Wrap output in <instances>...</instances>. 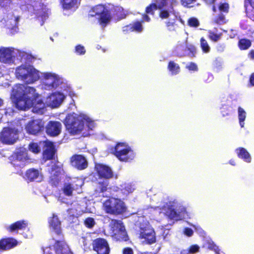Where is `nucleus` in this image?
Here are the masks:
<instances>
[{"instance_id": "13d9d810", "label": "nucleus", "mask_w": 254, "mask_h": 254, "mask_svg": "<svg viewBox=\"0 0 254 254\" xmlns=\"http://www.w3.org/2000/svg\"><path fill=\"white\" fill-rule=\"evenodd\" d=\"M224 22V16L223 15H221L216 20V23L219 24H221Z\"/></svg>"}, {"instance_id": "1a4fd4ad", "label": "nucleus", "mask_w": 254, "mask_h": 254, "mask_svg": "<svg viewBox=\"0 0 254 254\" xmlns=\"http://www.w3.org/2000/svg\"><path fill=\"white\" fill-rule=\"evenodd\" d=\"M139 238L142 240V243L146 244H151L155 242V232L148 222L140 224Z\"/></svg>"}, {"instance_id": "f8f14e48", "label": "nucleus", "mask_w": 254, "mask_h": 254, "mask_svg": "<svg viewBox=\"0 0 254 254\" xmlns=\"http://www.w3.org/2000/svg\"><path fill=\"white\" fill-rule=\"evenodd\" d=\"M18 131L15 128L5 127L0 135V141L5 144H12L18 139Z\"/></svg>"}, {"instance_id": "7ed1b4c3", "label": "nucleus", "mask_w": 254, "mask_h": 254, "mask_svg": "<svg viewBox=\"0 0 254 254\" xmlns=\"http://www.w3.org/2000/svg\"><path fill=\"white\" fill-rule=\"evenodd\" d=\"M157 5L158 8L161 10L159 16L162 19H167L168 21L166 22V26L170 31L175 30L176 20L177 18V13L173 8V5L176 2V0H157Z\"/></svg>"}, {"instance_id": "774afa93", "label": "nucleus", "mask_w": 254, "mask_h": 254, "mask_svg": "<svg viewBox=\"0 0 254 254\" xmlns=\"http://www.w3.org/2000/svg\"><path fill=\"white\" fill-rule=\"evenodd\" d=\"M195 229H196V230H197L200 233L202 231V229L200 227H195Z\"/></svg>"}, {"instance_id": "0e129e2a", "label": "nucleus", "mask_w": 254, "mask_h": 254, "mask_svg": "<svg viewBox=\"0 0 254 254\" xmlns=\"http://www.w3.org/2000/svg\"><path fill=\"white\" fill-rule=\"evenodd\" d=\"M249 56L251 59L254 60V51H252L249 54Z\"/></svg>"}, {"instance_id": "79ce46f5", "label": "nucleus", "mask_w": 254, "mask_h": 254, "mask_svg": "<svg viewBox=\"0 0 254 254\" xmlns=\"http://www.w3.org/2000/svg\"><path fill=\"white\" fill-rule=\"evenodd\" d=\"M186 49V45L185 43L178 44L175 49L176 54L179 56H182L183 55V52Z\"/></svg>"}, {"instance_id": "f257e3e1", "label": "nucleus", "mask_w": 254, "mask_h": 254, "mask_svg": "<svg viewBox=\"0 0 254 254\" xmlns=\"http://www.w3.org/2000/svg\"><path fill=\"white\" fill-rule=\"evenodd\" d=\"M38 93L36 90L24 84H16L13 87L11 97L14 100L16 107L22 110H26L32 106L31 98H36Z\"/></svg>"}, {"instance_id": "bb28decb", "label": "nucleus", "mask_w": 254, "mask_h": 254, "mask_svg": "<svg viewBox=\"0 0 254 254\" xmlns=\"http://www.w3.org/2000/svg\"><path fill=\"white\" fill-rule=\"evenodd\" d=\"M17 242L12 238H7L0 241V249L6 250L11 249L16 246Z\"/></svg>"}, {"instance_id": "f03ea898", "label": "nucleus", "mask_w": 254, "mask_h": 254, "mask_svg": "<svg viewBox=\"0 0 254 254\" xmlns=\"http://www.w3.org/2000/svg\"><path fill=\"white\" fill-rule=\"evenodd\" d=\"M64 124L68 132L72 135L81 133L86 127L92 129L95 127L94 122L87 115L75 113L66 116Z\"/></svg>"}, {"instance_id": "f3484780", "label": "nucleus", "mask_w": 254, "mask_h": 254, "mask_svg": "<svg viewBox=\"0 0 254 254\" xmlns=\"http://www.w3.org/2000/svg\"><path fill=\"white\" fill-rule=\"evenodd\" d=\"M95 169L98 176L101 178L109 179L113 177V172L108 166L103 164H96Z\"/></svg>"}, {"instance_id": "c03bdc74", "label": "nucleus", "mask_w": 254, "mask_h": 254, "mask_svg": "<svg viewBox=\"0 0 254 254\" xmlns=\"http://www.w3.org/2000/svg\"><path fill=\"white\" fill-rule=\"evenodd\" d=\"M188 25L190 27H197L199 25V22L197 19L194 17H191L188 20Z\"/></svg>"}, {"instance_id": "4468645a", "label": "nucleus", "mask_w": 254, "mask_h": 254, "mask_svg": "<svg viewBox=\"0 0 254 254\" xmlns=\"http://www.w3.org/2000/svg\"><path fill=\"white\" fill-rule=\"evenodd\" d=\"M64 98L65 96L63 93L55 92L46 97L45 99V104L51 108H57L61 105Z\"/></svg>"}, {"instance_id": "f704fd0d", "label": "nucleus", "mask_w": 254, "mask_h": 254, "mask_svg": "<svg viewBox=\"0 0 254 254\" xmlns=\"http://www.w3.org/2000/svg\"><path fill=\"white\" fill-rule=\"evenodd\" d=\"M134 189V187L131 184H125L122 186L121 190L125 195H127L133 192Z\"/></svg>"}, {"instance_id": "c9c22d12", "label": "nucleus", "mask_w": 254, "mask_h": 254, "mask_svg": "<svg viewBox=\"0 0 254 254\" xmlns=\"http://www.w3.org/2000/svg\"><path fill=\"white\" fill-rule=\"evenodd\" d=\"M73 207L71 210H74L76 215H80L86 211L84 206L81 204L76 203H73Z\"/></svg>"}, {"instance_id": "0eeeda50", "label": "nucleus", "mask_w": 254, "mask_h": 254, "mask_svg": "<svg viewBox=\"0 0 254 254\" xmlns=\"http://www.w3.org/2000/svg\"><path fill=\"white\" fill-rule=\"evenodd\" d=\"M42 83L41 88L46 90H53L59 85L60 78L57 74L52 72L42 73Z\"/></svg>"}, {"instance_id": "3c124183", "label": "nucleus", "mask_w": 254, "mask_h": 254, "mask_svg": "<svg viewBox=\"0 0 254 254\" xmlns=\"http://www.w3.org/2000/svg\"><path fill=\"white\" fill-rule=\"evenodd\" d=\"M196 0H182L183 5L185 6L191 7V4L193 3Z\"/></svg>"}, {"instance_id": "aec40b11", "label": "nucleus", "mask_w": 254, "mask_h": 254, "mask_svg": "<svg viewBox=\"0 0 254 254\" xmlns=\"http://www.w3.org/2000/svg\"><path fill=\"white\" fill-rule=\"evenodd\" d=\"M62 129V124L57 121H50L46 127L47 133L51 136L59 135Z\"/></svg>"}, {"instance_id": "680f3d73", "label": "nucleus", "mask_w": 254, "mask_h": 254, "mask_svg": "<svg viewBox=\"0 0 254 254\" xmlns=\"http://www.w3.org/2000/svg\"><path fill=\"white\" fill-rule=\"evenodd\" d=\"M250 83L251 84L254 86V73H253L251 76V77H250Z\"/></svg>"}, {"instance_id": "412c9836", "label": "nucleus", "mask_w": 254, "mask_h": 254, "mask_svg": "<svg viewBox=\"0 0 254 254\" xmlns=\"http://www.w3.org/2000/svg\"><path fill=\"white\" fill-rule=\"evenodd\" d=\"M44 147L43 152L44 158L47 160H50L53 158L55 154V150L53 143L49 141H43L41 143Z\"/></svg>"}, {"instance_id": "5701e85b", "label": "nucleus", "mask_w": 254, "mask_h": 254, "mask_svg": "<svg viewBox=\"0 0 254 254\" xmlns=\"http://www.w3.org/2000/svg\"><path fill=\"white\" fill-rule=\"evenodd\" d=\"M39 94L36 98H31L32 100V105L29 108L33 107L32 112L33 113L42 114L44 113L45 108V102H43L41 100L38 99L39 97Z\"/></svg>"}, {"instance_id": "39448f33", "label": "nucleus", "mask_w": 254, "mask_h": 254, "mask_svg": "<svg viewBox=\"0 0 254 254\" xmlns=\"http://www.w3.org/2000/svg\"><path fill=\"white\" fill-rule=\"evenodd\" d=\"M103 209L111 214H120L126 210L125 203L120 199L111 197L103 202Z\"/></svg>"}, {"instance_id": "393cba45", "label": "nucleus", "mask_w": 254, "mask_h": 254, "mask_svg": "<svg viewBox=\"0 0 254 254\" xmlns=\"http://www.w3.org/2000/svg\"><path fill=\"white\" fill-rule=\"evenodd\" d=\"M49 222L50 228L57 234H60L61 232V222L57 216L53 214V217L49 219Z\"/></svg>"}, {"instance_id": "37998d69", "label": "nucleus", "mask_w": 254, "mask_h": 254, "mask_svg": "<svg viewBox=\"0 0 254 254\" xmlns=\"http://www.w3.org/2000/svg\"><path fill=\"white\" fill-rule=\"evenodd\" d=\"M132 31L141 32L143 30V26L140 22H136L133 25H131Z\"/></svg>"}, {"instance_id": "bf43d9fd", "label": "nucleus", "mask_w": 254, "mask_h": 254, "mask_svg": "<svg viewBox=\"0 0 254 254\" xmlns=\"http://www.w3.org/2000/svg\"><path fill=\"white\" fill-rule=\"evenodd\" d=\"M123 254H133V252L130 248H126L123 251Z\"/></svg>"}, {"instance_id": "9d476101", "label": "nucleus", "mask_w": 254, "mask_h": 254, "mask_svg": "<svg viewBox=\"0 0 254 254\" xmlns=\"http://www.w3.org/2000/svg\"><path fill=\"white\" fill-rule=\"evenodd\" d=\"M115 155L121 161H128L134 157L133 151L124 143H118L115 148Z\"/></svg>"}, {"instance_id": "5fc2aeb1", "label": "nucleus", "mask_w": 254, "mask_h": 254, "mask_svg": "<svg viewBox=\"0 0 254 254\" xmlns=\"http://www.w3.org/2000/svg\"><path fill=\"white\" fill-rule=\"evenodd\" d=\"M187 68L189 70H197V65L194 63H190L189 65H187Z\"/></svg>"}, {"instance_id": "423d86ee", "label": "nucleus", "mask_w": 254, "mask_h": 254, "mask_svg": "<svg viewBox=\"0 0 254 254\" xmlns=\"http://www.w3.org/2000/svg\"><path fill=\"white\" fill-rule=\"evenodd\" d=\"M17 54H19V56L22 59H24L29 56L26 53L18 50L2 47L0 49V61L4 64L12 63Z\"/></svg>"}, {"instance_id": "a19ab883", "label": "nucleus", "mask_w": 254, "mask_h": 254, "mask_svg": "<svg viewBox=\"0 0 254 254\" xmlns=\"http://www.w3.org/2000/svg\"><path fill=\"white\" fill-rule=\"evenodd\" d=\"M200 46L203 52L207 53L210 51V48L206 40L203 38L200 39Z\"/></svg>"}, {"instance_id": "4d7b16f0", "label": "nucleus", "mask_w": 254, "mask_h": 254, "mask_svg": "<svg viewBox=\"0 0 254 254\" xmlns=\"http://www.w3.org/2000/svg\"><path fill=\"white\" fill-rule=\"evenodd\" d=\"M132 27H131V25H127V26H126L125 27H123V31L124 32H132Z\"/></svg>"}, {"instance_id": "58836bf2", "label": "nucleus", "mask_w": 254, "mask_h": 254, "mask_svg": "<svg viewBox=\"0 0 254 254\" xmlns=\"http://www.w3.org/2000/svg\"><path fill=\"white\" fill-rule=\"evenodd\" d=\"M208 33V36L209 38L214 42H217L221 38V34H216L214 31H212L211 30H209Z\"/></svg>"}, {"instance_id": "473e14b6", "label": "nucleus", "mask_w": 254, "mask_h": 254, "mask_svg": "<svg viewBox=\"0 0 254 254\" xmlns=\"http://www.w3.org/2000/svg\"><path fill=\"white\" fill-rule=\"evenodd\" d=\"M41 143H43V142H41L39 144L37 143H31L29 145V150L31 152L37 154L39 153L41 151V146H43Z\"/></svg>"}, {"instance_id": "9b49d317", "label": "nucleus", "mask_w": 254, "mask_h": 254, "mask_svg": "<svg viewBox=\"0 0 254 254\" xmlns=\"http://www.w3.org/2000/svg\"><path fill=\"white\" fill-rule=\"evenodd\" d=\"M166 215L170 219H181L185 217L186 209L177 201L170 203Z\"/></svg>"}, {"instance_id": "09e8293b", "label": "nucleus", "mask_w": 254, "mask_h": 254, "mask_svg": "<svg viewBox=\"0 0 254 254\" xmlns=\"http://www.w3.org/2000/svg\"><path fill=\"white\" fill-rule=\"evenodd\" d=\"M219 9L221 11L228 12L229 9V5L228 3H224L220 5Z\"/></svg>"}, {"instance_id": "e433bc0d", "label": "nucleus", "mask_w": 254, "mask_h": 254, "mask_svg": "<svg viewBox=\"0 0 254 254\" xmlns=\"http://www.w3.org/2000/svg\"><path fill=\"white\" fill-rule=\"evenodd\" d=\"M168 68L172 74H176L180 71L179 65L173 62H170L169 63Z\"/></svg>"}, {"instance_id": "6e6d98bb", "label": "nucleus", "mask_w": 254, "mask_h": 254, "mask_svg": "<svg viewBox=\"0 0 254 254\" xmlns=\"http://www.w3.org/2000/svg\"><path fill=\"white\" fill-rule=\"evenodd\" d=\"M184 234L188 236H191L193 234V231L190 228H185L184 230Z\"/></svg>"}, {"instance_id": "4c0bfd02", "label": "nucleus", "mask_w": 254, "mask_h": 254, "mask_svg": "<svg viewBox=\"0 0 254 254\" xmlns=\"http://www.w3.org/2000/svg\"><path fill=\"white\" fill-rule=\"evenodd\" d=\"M251 45V42L250 40L245 39H241L239 41V46L241 49L246 50L248 49Z\"/></svg>"}, {"instance_id": "a878e982", "label": "nucleus", "mask_w": 254, "mask_h": 254, "mask_svg": "<svg viewBox=\"0 0 254 254\" xmlns=\"http://www.w3.org/2000/svg\"><path fill=\"white\" fill-rule=\"evenodd\" d=\"M19 20L18 16H15L12 14H9L7 16V19L6 24L9 29H13L15 31L17 29V25Z\"/></svg>"}, {"instance_id": "052dcab7", "label": "nucleus", "mask_w": 254, "mask_h": 254, "mask_svg": "<svg viewBox=\"0 0 254 254\" xmlns=\"http://www.w3.org/2000/svg\"><path fill=\"white\" fill-rule=\"evenodd\" d=\"M51 249V247L45 248L43 250L44 254H52V253L50 252Z\"/></svg>"}, {"instance_id": "2eb2a0df", "label": "nucleus", "mask_w": 254, "mask_h": 254, "mask_svg": "<svg viewBox=\"0 0 254 254\" xmlns=\"http://www.w3.org/2000/svg\"><path fill=\"white\" fill-rule=\"evenodd\" d=\"M44 127V122L40 119L30 121L26 126V131L32 134H36L43 130Z\"/></svg>"}, {"instance_id": "603ef678", "label": "nucleus", "mask_w": 254, "mask_h": 254, "mask_svg": "<svg viewBox=\"0 0 254 254\" xmlns=\"http://www.w3.org/2000/svg\"><path fill=\"white\" fill-rule=\"evenodd\" d=\"M156 9V5L155 4H151L149 6L147 7L146 8V12L147 13H153V11L154 10Z\"/></svg>"}, {"instance_id": "e2e57ef3", "label": "nucleus", "mask_w": 254, "mask_h": 254, "mask_svg": "<svg viewBox=\"0 0 254 254\" xmlns=\"http://www.w3.org/2000/svg\"><path fill=\"white\" fill-rule=\"evenodd\" d=\"M107 186H108V183H107V181H106L104 184V185L101 188V191L103 192L105 191L107 189Z\"/></svg>"}, {"instance_id": "69168bd1", "label": "nucleus", "mask_w": 254, "mask_h": 254, "mask_svg": "<svg viewBox=\"0 0 254 254\" xmlns=\"http://www.w3.org/2000/svg\"><path fill=\"white\" fill-rule=\"evenodd\" d=\"M252 7L254 9V0H248Z\"/></svg>"}, {"instance_id": "dca6fc26", "label": "nucleus", "mask_w": 254, "mask_h": 254, "mask_svg": "<svg viewBox=\"0 0 254 254\" xmlns=\"http://www.w3.org/2000/svg\"><path fill=\"white\" fill-rule=\"evenodd\" d=\"M93 250L97 252L98 254H109L110 248L105 239L98 238L93 242Z\"/></svg>"}, {"instance_id": "ddd939ff", "label": "nucleus", "mask_w": 254, "mask_h": 254, "mask_svg": "<svg viewBox=\"0 0 254 254\" xmlns=\"http://www.w3.org/2000/svg\"><path fill=\"white\" fill-rule=\"evenodd\" d=\"M110 227L113 236H116L119 240L122 239L126 241L127 233L124 226L120 221L112 220L110 223Z\"/></svg>"}, {"instance_id": "ea45409f", "label": "nucleus", "mask_w": 254, "mask_h": 254, "mask_svg": "<svg viewBox=\"0 0 254 254\" xmlns=\"http://www.w3.org/2000/svg\"><path fill=\"white\" fill-rule=\"evenodd\" d=\"M204 247L213 250L217 254H220L219 253V249L218 247L216 246L212 241H207L204 244Z\"/></svg>"}, {"instance_id": "7c9ffc66", "label": "nucleus", "mask_w": 254, "mask_h": 254, "mask_svg": "<svg viewBox=\"0 0 254 254\" xmlns=\"http://www.w3.org/2000/svg\"><path fill=\"white\" fill-rule=\"evenodd\" d=\"M239 157L244 159L246 162H251V157L249 152L244 148H240L236 150Z\"/></svg>"}, {"instance_id": "c85d7f7f", "label": "nucleus", "mask_w": 254, "mask_h": 254, "mask_svg": "<svg viewBox=\"0 0 254 254\" xmlns=\"http://www.w3.org/2000/svg\"><path fill=\"white\" fill-rule=\"evenodd\" d=\"M77 186V184L74 183H66L64 185L62 190L66 196H71L72 195L73 191L77 189L76 187Z\"/></svg>"}, {"instance_id": "6e6552de", "label": "nucleus", "mask_w": 254, "mask_h": 254, "mask_svg": "<svg viewBox=\"0 0 254 254\" xmlns=\"http://www.w3.org/2000/svg\"><path fill=\"white\" fill-rule=\"evenodd\" d=\"M91 16H98L99 22L102 27H105L110 21L111 16L108 10L101 4L93 7L89 12Z\"/></svg>"}, {"instance_id": "c756f323", "label": "nucleus", "mask_w": 254, "mask_h": 254, "mask_svg": "<svg viewBox=\"0 0 254 254\" xmlns=\"http://www.w3.org/2000/svg\"><path fill=\"white\" fill-rule=\"evenodd\" d=\"M27 226V223L24 221H19L10 225L7 228L10 232L25 229Z\"/></svg>"}, {"instance_id": "b1692460", "label": "nucleus", "mask_w": 254, "mask_h": 254, "mask_svg": "<svg viewBox=\"0 0 254 254\" xmlns=\"http://www.w3.org/2000/svg\"><path fill=\"white\" fill-rule=\"evenodd\" d=\"M53 247L57 254H72L68 246L64 242H56Z\"/></svg>"}, {"instance_id": "20e7f679", "label": "nucleus", "mask_w": 254, "mask_h": 254, "mask_svg": "<svg viewBox=\"0 0 254 254\" xmlns=\"http://www.w3.org/2000/svg\"><path fill=\"white\" fill-rule=\"evenodd\" d=\"M15 74L18 79L28 84L34 82L40 78L39 71L30 65H21L17 67Z\"/></svg>"}, {"instance_id": "cd10ccee", "label": "nucleus", "mask_w": 254, "mask_h": 254, "mask_svg": "<svg viewBox=\"0 0 254 254\" xmlns=\"http://www.w3.org/2000/svg\"><path fill=\"white\" fill-rule=\"evenodd\" d=\"M61 169L59 167L53 165L51 170L50 182L53 185H56L59 181L58 177L60 174Z\"/></svg>"}, {"instance_id": "72a5a7b5", "label": "nucleus", "mask_w": 254, "mask_h": 254, "mask_svg": "<svg viewBox=\"0 0 254 254\" xmlns=\"http://www.w3.org/2000/svg\"><path fill=\"white\" fill-rule=\"evenodd\" d=\"M238 117L240 125L241 127H243L244 126V122L246 119V112L244 111V110L243 108L241 107H239L238 108Z\"/></svg>"}, {"instance_id": "864d4df0", "label": "nucleus", "mask_w": 254, "mask_h": 254, "mask_svg": "<svg viewBox=\"0 0 254 254\" xmlns=\"http://www.w3.org/2000/svg\"><path fill=\"white\" fill-rule=\"evenodd\" d=\"M12 1V0H0V5L2 7H6L9 5Z\"/></svg>"}, {"instance_id": "a211bd4d", "label": "nucleus", "mask_w": 254, "mask_h": 254, "mask_svg": "<svg viewBox=\"0 0 254 254\" xmlns=\"http://www.w3.org/2000/svg\"><path fill=\"white\" fill-rule=\"evenodd\" d=\"M12 158L14 165L23 166V163L28 159L27 152L25 149H21L15 153L12 156Z\"/></svg>"}, {"instance_id": "2f4dec72", "label": "nucleus", "mask_w": 254, "mask_h": 254, "mask_svg": "<svg viewBox=\"0 0 254 254\" xmlns=\"http://www.w3.org/2000/svg\"><path fill=\"white\" fill-rule=\"evenodd\" d=\"M78 0H63L62 4L64 8L68 9L76 5Z\"/></svg>"}, {"instance_id": "a18cd8bd", "label": "nucleus", "mask_w": 254, "mask_h": 254, "mask_svg": "<svg viewBox=\"0 0 254 254\" xmlns=\"http://www.w3.org/2000/svg\"><path fill=\"white\" fill-rule=\"evenodd\" d=\"M84 224L86 227L91 228L95 225V221L93 218L89 217L85 220Z\"/></svg>"}, {"instance_id": "49530a36", "label": "nucleus", "mask_w": 254, "mask_h": 254, "mask_svg": "<svg viewBox=\"0 0 254 254\" xmlns=\"http://www.w3.org/2000/svg\"><path fill=\"white\" fill-rule=\"evenodd\" d=\"M75 52L78 55H83L85 53V50L83 46L79 45L75 47Z\"/></svg>"}, {"instance_id": "8fccbe9b", "label": "nucleus", "mask_w": 254, "mask_h": 254, "mask_svg": "<svg viewBox=\"0 0 254 254\" xmlns=\"http://www.w3.org/2000/svg\"><path fill=\"white\" fill-rule=\"evenodd\" d=\"M199 249V247L198 246H197L196 245H192L190 247V248L189 250V253L190 254L195 253L198 252Z\"/></svg>"}, {"instance_id": "de8ad7c7", "label": "nucleus", "mask_w": 254, "mask_h": 254, "mask_svg": "<svg viewBox=\"0 0 254 254\" xmlns=\"http://www.w3.org/2000/svg\"><path fill=\"white\" fill-rule=\"evenodd\" d=\"M116 11H117V15L121 19L125 17L126 15L123 12V8L121 7H118L116 8Z\"/></svg>"}, {"instance_id": "4be33fe9", "label": "nucleus", "mask_w": 254, "mask_h": 254, "mask_svg": "<svg viewBox=\"0 0 254 254\" xmlns=\"http://www.w3.org/2000/svg\"><path fill=\"white\" fill-rule=\"evenodd\" d=\"M24 178L29 181L41 182L43 180V175L38 170L30 169L28 170L25 174Z\"/></svg>"}, {"instance_id": "338daca9", "label": "nucleus", "mask_w": 254, "mask_h": 254, "mask_svg": "<svg viewBox=\"0 0 254 254\" xmlns=\"http://www.w3.org/2000/svg\"><path fill=\"white\" fill-rule=\"evenodd\" d=\"M143 18L145 21H146L147 22H148L150 21V18L147 15H144Z\"/></svg>"}, {"instance_id": "6ab92c4d", "label": "nucleus", "mask_w": 254, "mask_h": 254, "mask_svg": "<svg viewBox=\"0 0 254 254\" xmlns=\"http://www.w3.org/2000/svg\"><path fill=\"white\" fill-rule=\"evenodd\" d=\"M72 166L79 170H83L87 167V162L85 158L81 155H75L71 158Z\"/></svg>"}]
</instances>
